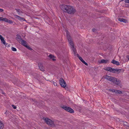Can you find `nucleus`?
<instances>
[{
  "label": "nucleus",
  "instance_id": "8",
  "mask_svg": "<svg viewBox=\"0 0 129 129\" xmlns=\"http://www.w3.org/2000/svg\"><path fill=\"white\" fill-rule=\"evenodd\" d=\"M62 108L66 111L70 113H73L74 112V110L70 107L63 106Z\"/></svg>",
  "mask_w": 129,
  "mask_h": 129
},
{
  "label": "nucleus",
  "instance_id": "1",
  "mask_svg": "<svg viewBox=\"0 0 129 129\" xmlns=\"http://www.w3.org/2000/svg\"><path fill=\"white\" fill-rule=\"evenodd\" d=\"M105 79L117 85H119L121 82V81L119 79L107 75H105Z\"/></svg>",
  "mask_w": 129,
  "mask_h": 129
},
{
  "label": "nucleus",
  "instance_id": "26",
  "mask_svg": "<svg viewBox=\"0 0 129 129\" xmlns=\"http://www.w3.org/2000/svg\"><path fill=\"white\" fill-rule=\"evenodd\" d=\"M7 22L10 23H13L12 21L11 20H10L8 19V21Z\"/></svg>",
  "mask_w": 129,
  "mask_h": 129
},
{
  "label": "nucleus",
  "instance_id": "23",
  "mask_svg": "<svg viewBox=\"0 0 129 129\" xmlns=\"http://www.w3.org/2000/svg\"><path fill=\"white\" fill-rule=\"evenodd\" d=\"M0 129H2L4 127V125L3 124H0Z\"/></svg>",
  "mask_w": 129,
  "mask_h": 129
},
{
  "label": "nucleus",
  "instance_id": "22",
  "mask_svg": "<svg viewBox=\"0 0 129 129\" xmlns=\"http://www.w3.org/2000/svg\"><path fill=\"white\" fill-rule=\"evenodd\" d=\"M2 18L3 19L2 20V21H4L5 22H7L8 19L6 18Z\"/></svg>",
  "mask_w": 129,
  "mask_h": 129
},
{
  "label": "nucleus",
  "instance_id": "4",
  "mask_svg": "<svg viewBox=\"0 0 129 129\" xmlns=\"http://www.w3.org/2000/svg\"><path fill=\"white\" fill-rule=\"evenodd\" d=\"M69 6H70L62 5L60 6V7L61 9L64 12L67 13V11H68L69 10L68 8L69 7Z\"/></svg>",
  "mask_w": 129,
  "mask_h": 129
},
{
  "label": "nucleus",
  "instance_id": "28",
  "mask_svg": "<svg viewBox=\"0 0 129 129\" xmlns=\"http://www.w3.org/2000/svg\"><path fill=\"white\" fill-rule=\"evenodd\" d=\"M27 48L30 50H32V49L29 46H28L27 45L26 46V47Z\"/></svg>",
  "mask_w": 129,
  "mask_h": 129
},
{
  "label": "nucleus",
  "instance_id": "34",
  "mask_svg": "<svg viewBox=\"0 0 129 129\" xmlns=\"http://www.w3.org/2000/svg\"><path fill=\"white\" fill-rule=\"evenodd\" d=\"M4 38L3 37H2V36L0 35V39L1 40V39H3V38Z\"/></svg>",
  "mask_w": 129,
  "mask_h": 129
},
{
  "label": "nucleus",
  "instance_id": "11",
  "mask_svg": "<svg viewBox=\"0 0 129 129\" xmlns=\"http://www.w3.org/2000/svg\"><path fill=\"white\" fill-rule=\"evenodd\" d=\"M113 73H119L121 71V69H115L113 68Z\"/></svg>",
  "mask_w": 129,
  "mask_h": 129
},
{
  "label": "nucleus",
  "instance_id": "9",
  "mask_svg": "<svg viewBox=\"0 0 129 129\" xmlns=\"http://www.w3.org/2000/svg\"><path fill=\"white\" fill-rule=\"evenodd\" d=\"M110 90L115 94H121L122 93V92L120 90L114 89H110Z\"/></svg>",
  "mask_w": 129,
  "mask_h": 129
},
{
  "label": "nucleus",
  "instance_id": "16",
  "mask_svg": "<svg viewBox=\"0 0 129 129\" xmlns=\"http://www.w3.org/2000/svg\"><path fill=\"white\" fill-rule=\"evenodd\" d=\"M118 20L120 22H123L125 23L127 22V20L126 19L123 18H119L118 19Z\"/></svg>",
  "mask_w": 129,
  "mask_h": 129
},
{
  "label": "nucleus",
  "instance_id": "2",
  "mask_svg": "<svg viewBox=\"0 0 129 129\" xmlns=\"http://www.w3.org/2000/svg\"><path fill=\"white\" fill-rule=\"evenodd\" d=\"M43 119L44 120L45 122L49 126H55L54 122L51 119L47 118H43Z\"/></svg>",
  "mask_w": 129,
  "mask_h": 129
},
{
  "label": "nucleus",
  "instance_id": "38",
  "mask_svg": "<svg viewBox=\"0 0 129 129\" xmlns=\"http://www.w3.org/2000/svg\"><path fill=\"white\" fill-rule=\"evenodd\" d=\"M2 18H3V17H0V21H1V20L2 21V20L3 19Z\"/></svg>",
  "mask_w": 129,
  "mask_h": 129
},
{
  "label": "nucleus",
  "instance_id": "31",
  "mask_svg": "<svg viewBox=\"0 0 129 129\" xmlns=\"http://www.w3.org/2000/svg\"><path fill=\"white\" fill-rule=\"evenodd\" d=\"M12 106L14 109H16V106H15L14 105H12Z\"/></svg>",
  "mask_w": 129,
  "mask_h": 129
},
{
  "label": "nucleus",
  "instance_id": "25",
  "mask_svg": "<svg viewBox=\"0 0 129 129\" xmlns=\"http://www.w3.org/2000/svg\"><path fill=\"white\" fill-rule=\"evenodd\" d=\"M12 51H16L17 50L14 47H12Z\"/></svg>",
  "mask_w": 129,
  "mask_h": 129
},
{
  "label": "nucleus",
  "instance_id": "42",
  "mask_svg": "<svg viewBox=\"0 0 129 129\" xmlns=\"http://www.w3.org/2000/svg\"><path fill=\"white\" fill-rule=\"evenodd\" d=\"M122 1H123V0H121Z\"/></svg>",
  "mask_w": 129,
  "mask_h": 129
},
{
  "label": "nucleus",
  "instance_id": "12",
  "mask_svg": "<svg viewBox=\"0 0 129 129\" xmlns=\"http://www.w3.org/2000/svg\"><path fill=\"white\" fill-rule=\"evenodd\" d=\"M111 62L113 64H115L117 66H119L120 65V63L119 62L114 59H113L112 60Z\"/></svg>",
  "mask_w": 129,
  "mask_h": 129
},
{
  "label": "nucleus",
  "instance_id": "18",
  "mask_svg": "<svg viewBox=\"0 0 129 129\" xmlns=\"http://www.w3.org/2000/svg\"><path fill=\"white\" fill-rule=\"evenodd\" d=\"M71 48L74 52V55L76 56V51L75 48H74V46H73L71 47Z\"/></svg>",
  "mask_w": 129,
  "mask_h": 129
},
{
  "label": "nucleus",
  "instance_id": "36",
  "mask_svg": "<svg viewBox=\"0 0 129 129\" xmlns=\"http://www.w3.org/2000/svg\"><path fill=\"white\" fill-rule=\"evenodd\" d=\"M4 11V10L3 9H0V12H3Z\"/></svg>",
  "mask_w": 129,
  "mask_h": 129
},
{
  "label": "nucleus",
  "instance_id": "5",
  "mask_svg": "<svg viewBox=\"0 0 129 129\" xmlns=\"http://www.w3.org/2000/svg\"><path fill=\"white\" fill-rule=\"evenodd\" d=\"M67 36V39L69 42L70 45L71 46V47L72 46H74L73 44L72 41L71 40V37L69 34V32L68 31H66Z\"/></svg>",
  "mask_w": 129,
  "mask_h": 129
},
{
  "label": "nucleus",
  "instance_id": "37",
  "mask_svg": "<svg viewBox=\"0 0 129 129\" xmlns=\"http://www.w3.org/2000/svg\"><path fill=\"white\" fill-rule=\"evenodd\" d=\"M76 55H77V56L78 57L79 59V57H81L78 54H76Z\"/></svg>",
  "mask_w": 129,
  "mask_h": 129
},
{
  "label": "nucleus",
  "instance_id": "17",
  "mask_svg": "<svg viewBox=\"0 0 129 129\" xmlns=\"http://www.w3.org/2000/svg\"><path fill=\"white\" fill-rule=\"evenodd\" d=\"M39 67L40 69L42 71H44V68L43 67V66L42 64L40 63V64H39Z\"/></svg>",
  "mask_w": 129,
  "mask_h": 129
},
{
  "label": "nucleus",
  "instance_id": "39",
  "mask_svg": "<svg viewBox=\"0 0 129 129\" xmlns=\"http://www.w3.org/2000/svg\"><path fill=\"white\" fill-rule=\"evenodd\" d=\"M127 57L128 60H129V55H128L127 56Z\"/></svg>",
  "mask_w": 129,
  "mask_h": 129
},
{
  "label": "nucleus",
  "instance_id": "15",
  "mask_svg": "<svg viewBox=\"0 0 129 129\" xmlns=\"http://www.w3.org/2000/svg\"><path fill=\"white\" fill-rule=\"evenodd\" d=\"M113 68L110 67H107L105 68V70L110 71L111 72H113Z\"/></svg>",
  "mask_w": 129,
  "mask_h": 129
},
{
  "label": "nucleus",
  "instance_id": "13",
  "mask_svg": "<svg viewBox=\"0 0 129 129\" xmlns=\"http://www.w3.org/2000/svg\"><path fill=\"white\" fill-rule=\"evenodd\" d=\"M16 39L19 42H20V41H21L22 40L21 37L19 35H16Z\"/></svg>",
  "mask_w": 129,
  "mask_h": 129
},
{
  "label": "nucleus",
  "instance_id": "21",
  "mask_svg": "<svg viewBox=\"0 0 129 129\" xmlns=\"http://www.w3.org/2000/svg\"><path fill=\"white\" fill-rule=\"evenodd\" d=\"M1 42L3 43V44L4 45L6 46V45H7V43H6L5 41V40H4V38H3L2 39H1Z\"/></svg>",
  "mask_w": 129,
  "mask_h": 129
},
{
  "label": "nucleus",
  "instance_id": "24",
  "mask_svg": "<svg viewBox=\"0 0 129 129\" xmlns=\"http://www.w3.org/2000/svg\"><path fill=\"white\" fill-rule=\"evenodd\" d=\"M32 100L33 102H34V103H35V104H37V101L35 100L32 99Z\"/></svg>",
  "mask_w": 129,
  "mask_h": 129
},
{
  "label": "nucleus",
  "instance_id": "29",
  "mask_svg": "<svg viewBox=\"0 0 129 129\" xmlns=\"http://www.w3.org/2000/svg\"><path fill=\"white\" fill-rule=\"evenodd\" d=\"M52 83L55 86H57V83L56 82L53 81L52 82Z\"/></svg>",
  "mask_w": 129,
  "mask_h": 129
},
{
  "label": "nucleus",
  "instance_id": "27",
  "mask_svg": "<svg viewBox=\"0 0 129 129\" xmlns=\"http://www.w3.org/2000/svg\"><path fill=\"white\" fill-rule=\"evenodd\" d=\"M100 62V63H105V59H103L102 60H101Z\"/></svg>",
  "mask_w": 129,
  "mask_h": 129
},
{
  "label": "nucleus",
  "instance_id": "30",
  "mask_svg": "<svg viewBox=\"0 0 129 129\" xmlns=\"http://www.w3.org/2000/svg\"><path fill=\"white\" fill-rule=\"evenodd\" d=\"M15 10H16V12H17V13H19V12L20 11V10L19 9H15Z\"/></svg>",
  "mask_w": 129,
  "mask_h": 129
},
{
  "label": "nucleus",
  "instance_id": "32",
  "mask_svg": "<svg viewBox=\"0 0 129 129\" xmlns=\"http://www.w3.org/2000/svg\"><path fill=\"white\" fill-rule=\"evenodd\" d=\"M125 2L126 3H129V0H125Z\"/></svg>",
  "mask_w": 129,
  "mask_h": 129
},
{
  "label": "nucleus",
  "instance_id": "7",
  "mask_svg": "<svg viewBox=\"0 0 129 129\" xmlns=\"http://www.w3.org/2000/svg\"><path fill=\"white\" fill-rule=\"evenodd\" d=\"M59 83L61 86L63 88H66L67 84L62 78H61L59 80Z\"/></svg>",
  "mask_w": 129,
  "mask_h": 129
},
{
  "label": "nucleus",
  "instance_id": "41",
  "mask_svg": "<svg viewBox=\"0 0 129 129\" xmlns=\"http://www.w3.org/2000/svg\"><path fill=\"white\" fill-rule=\"evenodd\" d=\"M7 111H6V112L5 113V114H6L7 113Z\"/></svg>",
  "mask_w": 129,
  "mask_h": 129
},
{
  "label": "nucleus",
  "instance_id": "10",
  "mask_svg": "<svg viewBox=\"0 0 129 129\" xmlns=\"http://www.w3.org/2000/svg\"><path fill=\"white\" fill-rule=\"evenodd\" d=\"M14 16L15 18L21 21H25V20L24 18L21 17L18 15H15Z\"/></svg>",
  "mask_w": 129,
  "mask_h": 129
},
{
  "label": "nucleus",
  "instance_id": "6",
  "mask_svg": "<svg viewBox=\"0 0 129 129\" xmlns=\"http://www.w3.org/2000/svg\"><path fill=\"white\" fill-rule=\"evenodd\" d=\"M68 8L69 10L68 11H67V13L70 14H73L76 12V10L72 6H70Z\"/></svg>",
  "mask_w": 129,
  "mask_h": 129
},
{
  "label": "nucleus",
  "instance_id": "14",
  "mask_svg": "<svg viewBox=\"0 0 129 129\" xmlns=\"http://www.w3.org/2000/svg\"><path fill=\"white\" fill-rule=\"evenodd\" d=\"M48 57L50 58V59H52L53 61H55L56 60V59H55V57L52 54H50L48 56Z\"/></svg>",
  "mask_w": 129,
  "mask_h": 129
},
{
  "label": "nucleus",
  "instance_id": "33",
  "mask_svg": "<svg viewBox=\"0 0 129 129\" xmlns=\"http://www.w3.org/2000/svg\"><path fill=\"white\" fill-rule=\"evenodd\" d=\"M109 62V60H105V63H108Z\"/></svg>",
  "mask_w": 129,
  "mask_h": 129
},
{
  "label": "nucleus",
  "instance_id": "35",
  "mask_svg": "<svg viewBox=\"0 0 129 129\" xmlns=\"http://www.w3.org/2000/svg\"><path fill=\"white\" fill-rule=\"evenodd\" d=\"M96 29L95 28H93L92 29V31L93 32L95 31H96Z\"/></svg>",
  "mask_w": 129,
  "mask_h": 129
},
{
  "label": "nucleus",
  "instance_id": "20",
  "mask_svg": "<svg viewBox=\"0 0 129 129\" xmlns=\"http://www.w3.org/2000/svg\"><path fill=\"white\" fill-rule=\"evenodd\" d=\"M79 59L83 62L84 64L86 66L88 65V64L84 60H83L82 57H79Z\"/></svg>",
  "mask_w": 129,
  "mask_h": 129
},
{
  "label": "nucleus",
  "instance_id": "40",
  "mask_svg": "<svg viewBox=\"0 0 129 129\" xmlns=\"http://www.w3.org/2000/svg\"><path fill=\"white\" fill-rule=\"evenodd\" d=\"M127 124V123L126 122H125L124 123V124L125 125H126V124Z\"/></svg>",
  "mask_w": 129,
  "mask_h": 129
},
{
  "label": "nucleus",
  "instance_id": "3",
  "mask_svg": "<svg viewBox=\"0 0 129 129\" xmlns=\"http://www.w3.org/2000/svg\"><path fill=\"white\" fill-rule=\"evenodd\" d=\"M43 119L44 120L45 122L49 126H55L54 122L51 119L47 118H43Z\"/></svg>",
  "mask_w": 129,
  "mask_h": 129
},
{
  "label": "nucleus",
  "instance_id": "19",
  "mask_svg": "<svg viewBox=\"0 0 129 129\" xmlns=\"http://www.w3.org/2000/svg\"><path fill=\"white\" fill-rule=\"evenodd\" d=\"M21 41V44L23 45L26 47L27 45L26 44V42L25 41L22 40Z\"/></svg>",
  "mask_w": 129,
  "mask_h": 129
}]
</instances>
